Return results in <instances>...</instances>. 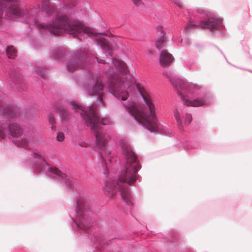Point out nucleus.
I'll list each match as a JSON object with an SVG mask.
<instances>
[{"mask_svg":"<svg viewBox=\"0 0 252 252\" xmlns=\"http://www.w3.org/2000/svg\"><path fill=\"white\" fill-rule=\"evenodd\" d=\"M30 160L32 171L34 174L45 173L59 182L69 191L73 192L74 208L68 211L70 226L78 237L90 240L91 248L88 252H120V237L110 229L99 233V223L94 218L90 204L82 195L78 182L50 164L38 153H32Z\"/></svg>","mask_w":252,"mask_h":252,"instance_id":"nucleus-3","label":"nucleus"},{"mask_svg":"<svg viewBox=\"0 0 252 252\" xmlns=\"http://www.w3.org/2000/svg\"><path fill=\"white\" fill-rule=\"evenodd\" d=\"M52 58L57 62H61L68 54V51L63 47H55L51 51Z\"/></svg>","mask_w":252,"mask_h":252,"instance_id":"nucleus-16","label":"nucleus"},{"mask_svg":"<svg viewBox=\"0 0 252 252\" xmlns=\"http://www.w3.org/2000/svg\"><path fill=\"white\" fill-rule=\"evenodd\" d=\"M74 113L79 114L82 123L90 127L95 138V143L92 151L97 152L100 163V170L105 175L104 180V193L112 197L119 192L124 202H133V198L129 186H132L136 181L140 182L141 177L138 171L141 168L139 159L132 148L129 139L126 137L119 139L120 150L124 159L121 164L120 161L111 157L108 149V142L111 138L103 127L110 124L107 117L101 118L94 113L92 105L88 106L87 110L75 100L69 102ZM91 153L94 154L93 151Z\"/></svg>","mask_w":252,"mask_h":252,"instance_id":"nucleus-1","label":"nucleus"},{"mask_svg":"<svg viewBox=\"0 0 252 252\" xmlns=\"http://www.w3.org/2000/svg\"><path fill=\"white\" fill-rule=\"evenodd\" d=\"M191 40L189 37H185L181 40V44L185 45H189L191 43Z\"/></svg>","mask_w":252,"mask_h":252,"instance_id":"nucleus-21","label":"nucleus"},{"mask_svg":"<svg viewBox=\"0 0 252 252\" xmlns=\"http://www.w3.org/2000/svg\"><path fill=\"white\" fill-rule=\"evenodd\" d=\"M34 73L39 77L45 78L46 77V69L41 63H35L33 66Z\"/></svg>","mask_w":252,"mask_h":252,"instance_id":"nucleus-17","label":"nucleus"},{"mask_svg":"<svg viewBox=\"0 0 252 252\" xmlns=\"http://www.w3.org/2000/svg\"><path fill=\"white\" fill-rule=\"evenodd\" d=\"M245 70L248 71L249 72H252V71L249 69H245Z\"/></svg>","mask_w":252,"mask_h":252,"instance_id":"nucleus-29","label":"nucleus"},{"mask_svg":"<svg viewBox=\"0 0 252 252\" xmlns=\"http://www.w3.org/2000/svg\"><path fill=\"white\" fill-rule=\"evenodd\" d=\"M64 138V135L62 132H58L57 134L56 139L59 142H62Z\"/></svg>","mask_w":252,"mask_h":252,"instance_id":"nucleus-22","label":"nucleus"},{"mask_svg":"<svg viewBox=\"0 0 252 252\" xmlns=\"http://www.w3.org/2000/svg\"><path fill=\"white\" fill-rule=\"evenodd\" d=\"M101 48L106 50L105 55L106 56L112 57L113 52L109 47H108L107 46H103L102 45H101Z\"/></svg>","mask_w":252,"mask_h":252,"instance_id":"nucleus-20","label":"nucleus"},{"mask_svg":"<svg viewBox=\"0 0 252 252\" xmlns=\"http://www.w3.org/2000/svg\"><path fill=\"white\" fill-rule=\"evenodd\" d=\"M168 237L165 242V246L169 252H172V249H175L179 244V234L175 230H172L168 234Z\"/></svg>","mask_w":252,"mask_h":252,"instance_id":"nucleus-13","label":"nucleus"},{"mask_svg":"<svg viewBox=\"0 0 252 252\" xmlns=\"http://www.w3.org/2000/svg\"><path fill=\"white\" fill-rule=\"evenodd\" d=\"M133 2L136 6H140L141 5L143 4L141 0H133Z\"/></svg>","mask_w":252,"mask_h":252,"instance_id":"nucleus-25","label":"nucleus"},{"mask_svg":"<svg viewBox=\"0 0 252 252\" xmlns=\"http://www.w3.org/2000/svg\"><path fill=\"white\" fill-rule=\"evenodd\" d=\"M51 108L53 112H51L48 115V120L50 128L52 131H56V126L55 124L56 123V118L54 116L53 113H59V117L61 121L63 124H67L69 122L70 115L63 104L58 103H53L51 105Z\"/></svg>","mask_w":252,"mask_h":252,"instance_id":"nucleus-11","label":"nucleus"},{"mask_svg":"<svg viewBox=\"0 0 252 252\" xmlns=\"http://www.w3.org/2000/svg\"><path fill=\"white\" fill-rule=\"evenodd\" d=\"M180 252H194V251L190 248H186L182 249Z\"/></svg>","mask_w":252,"mask_h":252,"instance_id":"nucleus-26","label":"nucleus"},{"mask_svg":"<svg viewBox=\"0 0 252 252\" xmlns=\"http://www.w3.org/2000/svg\"><path fill=\"white\" fill-rule=\"evenodd\" d=\"M174 60L173 55L163 49L159 54V63L161 66H169Z\"/></svg>","mask_w":252,"mask_h":252,"instance_id":"nucleus-14","label":"nucleus"},{"mask_svg":"<svg viewBox=\"0 0 252 252\" xmlns=\"http://www.w3.org/2000/svg\"><path fill=\"white\" fill-rule=\"evenodd\" d=\"M159 243L161 244H162V242H161V241H160Z\"/></svg>","mask_w":252,"mask_h":252,"instance_id":"nucleus-32","label":"nucleus"},{"mask_svg":"<svg viewBox=\"0 0 252 252\" xmlns=\"http://www.w3.org/2000/svg\"><path fill=\"white\" fill-rule=\"evenodd\" d=\"M63 7V10H58L51 4V0H42L37 16L41 20H50V22H40L34 18L28 19L25 22L31 31L32 30V25L44 36L61 35L67 32L80 41L87 38L90 33V28L85 26L84 23L78 20L70 19L74 14V6L66 3Z\"/></svg>","mask_w":252,"mask_h":252,"instance_id":"nucleus-4","label":"nucleus"},{"mask_svg":"<svg viewBox=\"0 0 252 252\" xmlns=\"http://www.w3.org/2000/svg\"><path fill=\"white\" fill-rule=\"evenodd\" d=\"M24 10L18 4V0H0V26L2 24V19L24 17Z\"/></svg>","mask_w":252,"mask_h":252,"instance_id":"nucleus-9","label":"nucleus"},{"mask_svg":"<svg viewBox=\"0 0 252 252\" xmlns=\"http://www.w3.org/2000/svg\"><path fill=\"white\" fill-rule=\"evenodd\" d=\"M8 80L11 82L10 86L16 88L18 91H27L28 86L19 67L13 63L9 66Z\"/></svg>","mask_w":252,"mask_h":252,"instance_id":"nucleus-10","label":"nucleus"},{"mask_svg":"<svg viewBox=\"0 0 252 252\" xmlns=\"http://www.w3.org/2000/svg\"><path fill=\"white\" fill-rule=\"evenodd\" d=\"M99 33L100 34H105V32H100Z\"/></svg>","mask_w":252,"mask_h":252,"instance_id":"nucleus-30","label":"nucleus"},{"mask_svg":"<svg viewBox=\"0 0 252 252\" xmlns=\"http://www.w3.org/2000/svg\"><path fill=\"white\" fill-rule=\"evenodd\" d=\"M249 58L252 59V58H251V56H249Z\"/></svg>","mask_w":252,"mask_h":252,"instance_id":"nucleus-31","label":"nucleus"},{"mask_svg":"<svg viewBox=\"0 0 252 252\" xmlns=\"http://www.w3.org/2000/svg\"><path fill=\"white\" fill-rule=\"evenodd\" d=\"M19 115V108L12 103L4 104L0 95V140L8 135L17 147L30 150L34 146L31 133L24 131L20 125L10 120Z\"/></svg>","mask_w":252,"mask_h":252,"instance_id":"nucleus-5","label":"nucleus"},{"mask_svg":"<svg viewBox=\"0 0 252 252\" xmlns=\"http://www.w3.org/2000/svg\"><path fill=\"white\" fill-rule=\"evenodd\" d=\"M211 46H212V47H214L215 48H216V49H217L220 52V53L223 55V56L224 57V58H225V59L226 60V61H227V62L228 63H229L228 61H227V59H226V56H225V55L223 54V53L222 52V51H221V50H220L217 46L214 45V44H211Z\"/></svg>","mask_w":252,"mask_h":252,"instance_id":"nucleus-24","label":"nucleus"},{"mask_svg":"<svg viewBox=\"0 0 252 252\" xmlns=\"http://www.w3.org/2000/svg\"><path fill=\"white\" fill-rule=\"evenodd\" d=\"M187 19H189L184 28V32L188 34L195 28L207 29L210 33L214 36L225 37L227 32L221 18L218 17L212 12L203 9L197 8L187 12Z\"/></svg>","mask_w":252,"mask_h":252,"instance_id":"nucleus-7","label":"nucleus"},{"mask_svg":"<svg viewBox=\"0 0 252 252\" xmlns=\"http://www.w3.org/2000/svg\"><path fill=\"white\" fill-rule=\"evenodd\" d=\"M70 57L71 58L66 63V69L68 71H73L79 68H85L88 70V76L90 73H95L92 71L90 72V69L91 68V66L96 61L98 63H105L104 60L99 58L89 56L81 50L74 52ZM88 77V76H87Z\"/></svg>","mask_w":252,"mask_h":252,"instance_id":"nucleus-8","label":"nucleus"},{"mask_svg":"<svg viewBox=\"0 0 252 252\" xmlns=\"http://www.w3.org/2000/svg\"><path fill=\"white\" fill-rule=\"evenodd\" d=\"M169 79L184 105L206 107L214 101L213 94L207 89L175 76L172 73H163Z\"/></svg>","mask_w":252,"mask_h":252,"instance_id":"nucleus-6","label":"nucleus"},{"mask_svg":"<svg viewBox=\"0 0 252 252\" xmlns=\"http://www.w3.org/2000/svg\"><path fill=\"white\" fill-rule=\"evenodd\" d=\"M172 3H174L177 5L180 8H182V2L180 0H170Z\"/></svg>","mask_w":252,"mask_h":252,"instance_id":"nucleus-23","label":"nucleus"},{"mask_svg":"<svg viewBox=\"0 0 252 252\" xmlns=\"http://www.w3.org/2000/svg\"><path fill=\"white\" fill-rule=\"evenodd\" d=\"M115 65L104 82L96 73H90L83 85L86 94L94 95L97 103L104 106L102 91L110 92L118 99L126 100L130 94V100L126 102L124 107L129 115L151 133L168 136L170 132L159 122L156 114L157 108L152 99L146 97L139 85L128 70L126 63L121 65L112 58Z\"/></svg>","mask_w":252,"mask_h":252,"instance_id":"nucleus-2","label":"nucleus"},{"mask_svg":"<svg viewBox=\"0 0 252 252\" xmlns=\"http://www.w3.org/2000/svg\"><path fill=\"white\" fill-rule=\"evenodd\" d=\"M174 115L179 129L181 132H184L185 127L190 125L192 121V115L190 113L180 112L178 108L174 109Z\"/></svg>","mask_w":252,"mask_h":252,"instance_id":"nucleus-12","label":"nucleus"},{"mask_svg":"<svg viewBox=\"0 0 252 252\" xmlns=\"http://www.w3.org/2000/svg\"><path fill=\"white\" fill-rule=\"evenodd\" d=\"M79 145L81 147H87L88 146V144L87 143L85 142H82L81 143H79Z\"/></svg>","mask_w":252,"mask_h":252,"instance_id":"nucleus-27","label":"nucleus"},{"mask_svg":"<svg viewBox=\"0 0 252 252\" xmlns=\"http://www.w3.org/2000/svg\"><path fill=\"white\" fill-rule=\"evenodd\" d=\"M156 32H160L158 38L155 41L156 48L159 50L165 46L167 42L166 33L162 30V27L158 25L156 28Z\"/></svg>","mask_w":252,"mask_h":252,"instance_id":"nucleus-15","label":"nucleus"},{"mask_svg":"<svg viewBox=\"0 0 252 252\" xmlns=\"http://www.w3.org/2000/svg\"><path fill=\"white\" fill-rule=\"evenodd\" d=\"M5 53L9 59H11L13 63L15 62L17 50L13 46H7L5 48Z\"/></svg>","mask_w":252,"mask_h":252,"instance_id":"nucleus-18","label":"nucleus"},{"mask_svg":"<svg viewBox=\"0 0 252 252\" xmlns=\"http://www.w3.org/2000/svg\"><path fill=\"white\" fill-rule=\"evenodd\" d=\"M31 44H32V45L34 48H35V49L38 48V46L36 43H33L32 40H31Z\"/></svg>","mask_w":252,"mask_h":252,"instance_id":"nucleus-28","label":"nucleus"},{"mask_svg":"<svg viewBox=\"0 0 252 252\" xmlns=\"http://www.w3.org/2000/svg\"><path fill=\"white\" fill-rule=\"evenodd\" d=\"M183 146L188 150L197 149L199 146V144L194 141L184 140L183 142Z\"/></svg>","mask_w":252,"mask_h":252,"instance_id":"nucleus-19","label":"nucleus"}]
</instances>
